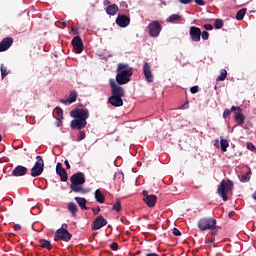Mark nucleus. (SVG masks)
I'll use <instances>...</instances> for the list:
<instances>
[{
	"instance_id": "obj_1",
	"label": "nucleus",
	"mask_w": 256,
	"mask_h": 256,
	"mask_svg": "<svg viewBox=\"0 0 256 256\" xmlns=\"http://www.w3.org/2000/svg\"><path fill=\"white\" fill-rule=\"evenodd\" d=\"M73 120L70 123L71 129H85L87 127V119H89V110L76 108L70 112Z\"/></svg>"
},
{
	"instance_id": "obj_2",
	"label": "nucleus",
	"mask_w": 256,
	"mask_h": 256,
	"mask_svg": "<svg viewBox=\"0 0 256 256\" xmlns=\"http://www.w3.org/2000/svg\"><path fill=\"white\" fill-rule=\"evenodd\" d=\"M111 87V97L108 98V103L113 107H123V97H125V89L115 83L114 79L109 80Z\"/></svg>"
},
{
	"instance_id": "obj_3",
	"label": "nucleus",
	"mask_w": 256,
	"mask_h": 256,
	"mask_svg": "<svg viewBox=\"0 0 256 256\" xmlns=\"http://www.w3.org/2000/svg\"><path fill=\"white\" fill-rule=\"evenodd\" d=\"M116 82L118 85H127L133 75V67L127 63H119L116 69Z\"/></svg>"
},
{
	"instance_id": "obj_4",
	"label": "nucleus",
	"mask_w": 256,
	"mask_h": 256,
	"mask_svg": "<svg viewBox=\"0 0 256 256\" xmlns=\"http://www.w3.org/2000/svg\"><path fill=\"white\" fill-rule=\"evenodd\" d=\"M197 227L200 231H210L211 235H218L217 219L204 217L198 221Z\"/></svg>"
},
{
	"instance_id": "obj_5",
	"label": "nucleus",
	"mask_w": 256,
	"mask_h": 256,
	"mask_svg": "<svg viewBox=\"0 0 256 256\" xmlns=\"http://www.w3.org/2000/svg\"><path fill=\"white\" fill-rule=\"evenodd\" d=\"M70 181H71V184H70L71 191H74V193H85V189H83V186H81V185H84L86 181L85 173L78 172L73 174L70 177Z\"/></svg>"
},
{
	"instance_id": "obj_6",
	"label": "nucleus",
	"mask_w": 256,
	"mask_h": 256,
	"mask_svg": "<svg viewBox=\"0 0 256 256\" xmlns=\"http://www.w3.org/2000/svg\"><path fill=\"white\" fill-rule=\"evenodd\" d=\"M235 184L231 180H222L217 188L218 195L223 199V201H229V195L233 191Z\"/></svg>"
},
{
	"instance_id": "obj_7",
	"label": "nucleus",
	"mask_w": 256,
	"mask_h": 256,
	"mask_svg": "<svg viewBox=\"0 0 256 256\" xmlns=\"http://www.w3.org/2000/svg\"><path fill=\"white\" fill-rule=\"evenodd\" d=\"M69 225L63 223L61 227L56 230L54 235V241H64V243H69L73 239V234L69 233Z\"/></svg>"
},
{
	"instance_id": "obj_8",
	"label": "nucleus",
	"mask_w": 256,
	"mask_h": 256,
	"mask_svg": "<svg viewBox=\"0 0 256 256\" xmlns=\"http://www.w3.org/2000/svg\"><path fill=\"white\" fill-rule=\"evenodd\" d=\"M43 171H45V162L43 161V157L36 156V162L31 168V177H39V175L43 174Z\"/></svg>"
},
{
	"instance_id": "obj_9",
	"label": "nucleus",
	"mask_w": 256,
	"mask_h": 256,
	"mask_svg": "<svg viewBox=\"0 0 256 256\" xmlns=\"http://www.w3.org/2000/svg\"><path fill=\"white\" fill-rule=\"evenodd\" d=\"M162 29L163 26H161V23L157 20H154L148 24V33L150 37H159Z\"/></svg>"
},
{
	"instance_id": "obj_10",
	"label": "nucleus",
	"mask_w": 256,
	"mask_h": 256,
	"mask_svg": "<svg viewBox=\"0 0 256 256\" xmlns=\"http://www.w3.org/2000/svg\"><path fill=\"white\" fill-rule=\"evenodd\" d=\"M232 113H234V120L237 125H243L245 123V116L243 115V109L239 106H232L231 107Z\"/></svg>"
},
{
	"instance_id": "obj_11",
	"label": "nucleus",
	"mask_w": 256,
	"mask_h": 256,
	"mask_svg": "<svg viewBox=\"0 0 256 256\" xmlns=\"http://www.w3.org/2000/svg\"><path fill=\"white\" fill-rule=\"evenodd\" d=\"M143 201L146 203L147 207H155L157 204V196L155 194H150L147 190H143Z\"/></svg>"
},
{
	"instance_id": "obj_12",
	"label": "nucleus",
	"mask_w": 256,
	"mask_h": 256,
	"mask_svg": "<svg viewBox=\"0 0 256 256\" xmlns=\"http://www.w3.org/2000/svg\"><path fill=\"white\" fill-rule=\"evenodd\" d=\"M107 225V219L103 216H97L93 221H92V229L93 231H99V229H102V227H105Z\"/></svg>"
},
{
	"instance_id": "obj_13",
	"label": "nucleus",
	"mask_w": 256,
	"mask_h": 256,
	"mask_svg": "<svg viewBox=\"0 0 256 256\" xmlns=\"http://www.w3.org/2000/svg\"><path fill=\"white\" fill-rule=\"evenodd\" d=\"M56 173L57 175H59L60 180L63 183H66V181L69 179V176L67 175V170L63 168V164H61V162H58L56 165Z\"/></svg>"
},
{
	"instance_id": "obj_14",
	"label": "nucleus",
	"mask_w": 256,
	"mask_h": 256,
	"mask_svg": "<svg viewBox=\"0 0 256 256\" xmlns=\"http://www.w3.org/2000/svg\"><path fill=\"white\" fill-rule=\"evenodd\" d=\"M190 37L192 41H194L195 43H199V41H201V28L197 26H191Z\"/></svg>"
},
{
	"instance_id": "obj_15",
	"label": "nucleus",
	"mask_w": 256,
	"mask_h": 256,
	"mask_svg": "<svg viewBox=\"0 0 256 256\" xmlns=\"http://www.w3.org/2000/svg\"><path fill=\"white\" fill-rule=\"evenodd\" d=\"M143 73L147 83H153V72L151 71V64L149 62L144 63Z\"/></svg>"
},
{
	"instance_id": "obj_16",
	"label": "nucleus",
	"mask_w": 256,
	"mask_h": 256,
	"mask_svg": "<svg viewBox=\"0 0 256 256\" xmlns=\"http://www.w3.org/2000/svg\"><path fill=\"white\" fill-rule=\"evenodd\" d=\"M129 23H131V18H129V16L127 15H118V17L116 18V24L118 25V27H128Z\"/></svg>"
},
{
	"instance_id": "obj_17",
	"label": "nucleus",
	"mask_w": 256,
	"mask_h": 256,
	"mask_svg": "<svg viewBox=\"0 0 256 256\" xmlns=\"http://www.w3.org/2000/svg\"><path fill=\"white\" fill-rule=\"evenodd\" d=\"M72 46L76 53H83V40L81 39V36H75L72 39Z\"/></svg>"
},
{
	"instance_id": "obj_18",
	"label": "nucleus",
	"mask_w": 256,
	"mask_h": 256,
	"mask_svg": "<svg viewBox=\"0 0 256 256\" xmlns=\"http://www.w3.org/2000/svg\"><path fill=\"white\" fill-rule=\"evenodd\" d=\"M77 91L73 90L70 92L67 99H60V103H63V105H71V103H75L77 101Z\"/></svg>"
},
{
	"instance_id": "obj_19",
	"label": "nucleus",
	"mask_w": 256,
	"mask_h": 256,
	"mask_svg": "<svg viewBox=\"0 0 256 256\" xmlns=\"http://www.w3.org/2000/svg\"><path fill=\"white\" fill-rule=\"evenodd\" d=\"M13 45V38L12 37H6L0 42V53H3V51H7L9 47Z\"/></svg>"
},
{
	"instance_id": "obj_20",
	"label": "nucleus",
	"mask_w": 256,
	"mask_h": 256,
	"mask_svg": "<svg viewBox=\"0 0 256 256\" xmlns=\"http://www.w3.org/2000/svg\"><path fill=\"white\" fill-rule=\"evenodd\" d=\"M13 177H23L27 175V167L18 165L12 171Z\"/></svg>"
},
{
	"instance_id": "obj_21",
	"label": "nucleus",
	"mask_w": 256,
	"mask_h": 256,
	"mask_svg": "<svg viewBox=\"0 0 256 256\" xmlns=\"http://www.w3.org/2000/svg\"><path fill=\"white\" fill-rule=\"evenodd\" d=\"M119 12V6H117V4H110L106 7V13L107 15H117V13Z\"/></svg>"
},
{
	"instance_id": "obj_22",
	"label": "nucleus",
	"mask_w": 256,
	"mask_h": 256,
	"mask_svg": "<svg viewBox=\"0 0 256 256\" xmlns=\"http://www.w3.org/2000/svg\"><path fill=\"white\" fill-rule=\"evenodd\" d=\"M76 203H78L80 209H83L84 211H87V209H89L87 207V199L83 198V197H75L74 198Z\"/></svg>"
},
{
	"instance_id": "obj_23",
	"label": "nucleus",
	"mask_w": 256,
	"mask_h": 256,
	"mask_svg": "<svg viewBox=\"0 0 256 256\" xmlns=\"http://www.w3.org/2000/svg\"><path fill=\"white\" fill-rule=\"evenodd\" d=\"M94 197L97 203H105V194L101 192V189L95 190Z\"/></svg>"
},
{
	"instance_id": "obj_24",
	"label": "nucleus",
	"mask_w": 256,
	"mask_h": 256,
	"mask_svg": "<svg viewBox=\"0 0 256 256\" xmlns=\"http://www.w3.org/2000/svg\"><path fill=\"white\" fill-rule=\"evenodd\" d=\"M68 211H70L72 217H76L78 211L77 205L74 202L68 203Z\"/></svg>"
},
{
	"instance_id": "obj_25",
	"label": "nucleus",
	"mask_w": 256,
	"mask_h": 256,
	"mask_svg": "<svg viewBox=\"0 0 256 256\" xmlns=\"http://www.w3.org/2000/svg\"><path fill=\"white\" fill-rule=\"evenodd\" d=\"M40 243V247H42V249H47L48 251H51V242L46 240V239H40L39 240Z\"/></svg>"
},
{
	"instance_id": "obj_26",
	"label": "nucleus",
	"mask_w": 256,
	"mask_h": 256,
	"mask_svg": "<svg viewBox=\"0 0 256 256\" xmlns=\"http://www.w3.org/2000/svg\"><path fill=\"white\" fill-rule=\"evenodd\" d=\"M220 147H221V151L223 153L227 152V148L229 147V140L222 138L220 139Z\"/></svg>"
},
{
	"instance_id": "obj_27",
	"label": "nucleus",
	"mask_w": 256,
	"mask_h": 256,
	"mask_svg": "<svg viewBox=\"0 0 256 256\" xmlns=\"http://www.w3.org/2000/svg\"><path fill=\"white\" fill-rule=\"evenodd\" d=\"M247 13V8L240 9L236 14L237 21H243V18L245 17Z\"/></svg>"
},
{
	"instance_id": "obj_28",
	"label": "nucleus",
	"mask_w": 256,
	"mask_h": 256,
	"mask_svg": "<svg viewBox=\"0 0 256 256\" xmlns=\"http://www.w3.org/2000/svg\"><path fill=\"white\" fill-rule=\"evenodd\" d=\"M241 183H249L251 181V170L240 176Z\"/></svg>"
},
{
	"instance_id": "obj_29",
	"label": "nucleus",
	"mask_w": 256,
	"mask_h": 256,
	"mask_svg": "<svg viewBox=\"0 0 256 256\" xmlns=\"http://www.w3.org/2000/svg\"><path fill=\"white\" fill-rule=\"evenodd\" d=\"M167 21L168 23H175V21H181V17L179 16V14H172L169 16Z\"/></svg>"
},
{
	"instance_id": "obj_30",
	"label": "nucleus",
	"mask_w": 256,
	"mask_h": 256,
	"mask_svg": "<svg viewBox=\"0 0 256 256\" xmlns=\"http://www.w3.org/2000/svg\"><path fill=\"white\" fill-rule=\"evenodd\" d=\"M225 79H227V70L223 69L216 81H225Z\"/></svg>"
},
{
	"instance_id": "obj_31",
	"label": "nucleus",
	"mask_w": 256,
	"mask_h": 256,
	"mask_svg": "<svg viewBox=\"0 0 256 256\" xmlns=\"http://www.w3.org/2000/svg\"><path fill=\"white\" fill-rule=\"evenodd\" d=\"M0 71H1L2 79H5V76L9 75V70H7V67L5 65H3V64L0 67Z\"/></svg>"
},
{
	"instance_id": "obj_32",
	"label": "nucleus",
	"mask_w": 256,
	"mask_h": 256,
	"mask_svg": "<svg viewBox=\"0 0 256 256\" xmlns=\"http://www.w3.org/2000/svg\"><path fill=\"white\" fill-rule=\"evenodd\" d=\"M112 211H117V213H119V211H121V200H117L116 203L112 206Z\"/></svg>"
},
{
	"instance_id": "obj_33",
	"label": "nucleus",
	"mask_w": 256,
	"mask_h": 256,
	"mask_svg": "<svg viewBox=\"0 0 256 256\" xmlns=\"http://www.w3.org/2000/svg\"><path fill=\"white\" fill-rule=\"evenodd\" d=\"M215 29H223V20L222 19H216L214 23Z\"/></svg>"
},
{
	"instance_id": "obj_34",
	"label": "nucleus",
	"mask_w": 256,
	"mask_h": 256,
	"mask_svg": "<svg viewBox=\"0 0 256 256\" xmlns=\"http://www.w3.org/2000/svg\"><path fill=\"white\" fill-rule=\"evenodd\" d=\"M213 243H215V238L209 237L205 239V245L208 247H213Z\"/></svg>"
},
{
	"instance_id": "obj_35",
	"label": "nucleus",
	"mask_w": 256,
	"mask_h": 256,
	"mask_svg": "<svg viewBox=\"0 0 256 256\" xmlns=\"http://www.w3.org/2000/svg\"><path fill=\"white\" fill-rule=\"evenodd\" d=\"M55 113H56L57 117H59L60 119H63V109L56 107Z\"/></svg>"
},
{
	"instance_id": "obj_36",
	"label": "nucleus",
	"mask_w": 256,
	"mask_h": 256,
	"mask_svg": "<svg viewBox=\"0 0 256 256\" xmlns=\"http://www.w3.org/2000/svg\"><path fill=\"white\" fill-rule=\"evenodd\" d=\"M229 117H231V109L229 110V109H225L224 110V112H223V118L224 119H227V118H229Z\"/></svg>"
},
{
	"instance_id": "obj_37",
	"label": "nucleus",
	"mask_w": 256,
	"mask_h": 256,
	"mask_svg": "<svg viewBox=\"0 0 256 256\" xmlns=\"http://www.w3.org/2000/svg\"><path fill=\"white\" fill-rule=\"evenodd\" d=\"M246 147H247L248 151H253V152H255V150H256L255 145H254L253 143H251V142H248V143L246 144Z\"/></svg>"
},
{
	"instance_id": "obj_38",
	"label": "nucleus",
	"mask_w": 256,
	"mask_h": 256,
	"mask_svg": "<svg viewBox=\"0 0 256 256\" xmlns=\"http://www.w3.org/2000/svg\"><path fill=\"white\" fill-rule=\"evenodd\" d=\"M172 233L175 237H181V231L177 228H173Z\"/></svg>"
},
{
	"instance_id": "obj_39",
	"label": "nucleus",
	"mask_w": 256,
	"mask_h": 256,
	"mask_svg": "<svg viewBox=\"0 0 256 256\" xmlns=\"http://www.w3.org/2000/svg\"><path fill=\"white\" fill-rule=\"evenodd\" d=\"M201 35H202V39H203L204 41H207V39H209V32H207V30H204V31L201 33Z\"/></svg>"
},
{
	"instance_id": "obj_40",
	"label": "nucleus",
	"mask_w": 256,
	"mask_h": 256,
	"mask_svg": "<svg viewBox=\"0 0 256 256\" xmlns=\"http://www.w3.org/2000/svg\"><path fill=\"white\" fill-rule=\"evenodd\" d=\"M110 249H112V251H117V249H119V244L113 242L112 244H110Z\"/></svg>"
},
{
	"instance_id": "obj_41",
	"label": "nucleus",
	"mask_w": 256,
	"mask_h": 256,
	"mask_svg": "<svg viewBox=\"0 0 256 256\" xmlns=\"http://www.w3.org/2000/svg\"><path fill=\"white\" fill-rule=\"evenodd\" d=\"M192 94L199 93V86H193L190 88Z\"/></svg>"
},
{
	"instance_id": "obj_42",
	"label": "nucleus",
	"mask_w": 256,
	"mask_h": 256,
	"mask_svg": "<svg viewBox=\"0 0 256 256\" xmlns=\"http://www.w3.org/2000/svg\"><path fill=\"white\" fill-rule=\"evenodd\" d=\"M85 139V132L80 131L78 134V141H83Z\"/></svg>"
},
{
	"instance_id": "obj_43",
	"label": "nucleus",
	"mask_w": 256,
	"mask_h": 256,
	"mask_svg": "<svg viewBox=\"0 0 256 256\" xmlns=\"http://www.w3.org/2000/svg\"><path fill=\"white\" fill-rule=\"evenodd\" d=\"M92 211L94 215H99V213L101 212V208L97 206L96 208H92Z\"/></svg>"
},
{
	"instance_id": "obj_44",
	"label": "nucleus",
	"mask_w": 256,
	"mask_h": 256,
	"mask_svg": "<svg viewBox=\"0 0 256 256\" xmlns=\"http://www.w3.org/2000/svg\"><path fill=\"white\" fill-rule=\"evenodd\" d=\"M179 3L182 5H189V3H193V0H179Z\"/></svg>"
},
{
	"instance_id": "obj_45",
	"label": "nucleus",
	"mask_w": 256,
	"mask_h": 256,
	"mask_svg": "<svg viewBox=\"0 0 256 256\" xmlns=\"http://www.w3.org/2000/svg\"><path fill=\"white\" fill-rule=\"evenodd\" d=\"M204 29H206V31H213V25H211V24H205V25H204Z\"/></svg>"
},
{
	"instance_id": "obj_46",
	"label": "nucleus",
	"mask_w": 256,
	"mask_h": 256,
	"mask_svg": "<svg viewBox=\"0 0 256 256\" xmlns=\"http://www.w3.org/2000/svg\"><path fill=\"white\" fill-rule=\"evenodd\" d=\"M196 5H200L201 7H203L205 5V0H194Z\"/></svg>"
},
{
	"instance_id": "obj_47",
	"label": "nucleus",
	"mask_w": 256,
	"mask_h": 256,
	"mask_svg": "<svg viewBox=\"0 0 256 256\" xmlns=\"http://www.w3.org/2000/svg\"><path fill=\"white\" fill-rule=\"evenodd\" d=\"M13 229L14 231H21V224H15Z\"/></svg>"
},
{
	"instance_id": "obj_48",
	"label": "nucleus",
	"mask_w": 256,
	"mask_h": 256,
	"mask_svg": "<svg viewBox=\"0 0 256 256\" xmlns=\"http://www.w3.org/2000/svg\"><path fill=\"white\" fill-rule=\"evenodd\" d=\"M189 108V102H185L182 106H180V109H188Z\"/></svg>"
},
{
	"instance_id": "obj_49",
	"label": "nucleus",
	"mask_w": 256,
	"mask_h": 256,
	"mask_svg": "<svg viewBox=\"0 0 256 256\" xmlns=\"http://www.w3.org/2000/svg\"><path fill=\"white\" fill-rule=\"evenodd\" d=\"M64 165H66V169H71V164H69V160H65Z\"/></svg>"
},
{
	"instance_id": "obj_50",
	"label": "nucleus",
	"mask_w": 256,
	"mask_h": 256,
	"mask_svg": "<svg viewBox=\"0 0 256 256\" xmlns=\"http://www.w3.org/2000/svg\"><path fill=\"white\" fill-rule=\"evenodd\" d=\"M146 256H159L157 253H147Z\"/></svg>"
},
{
	"instance_id": "obj_51",
	"label": "nucleus",
	"mask_w": 256,
	"mask_h": 256,
	"mask_svg": "<svg viewBox=\"0 0 256 256\" xmlns=\"http://www.w3.org/2000/svg\"><path fill=\"white\" fill-rule=\"evenodd\" d=\"M134 255H141V250H138Z\"/></svg>"
},
{
	"instance_id": "obj_52",
	"label": "nucleus",
	"mask_w": 256,
	"mask_h": 256,
	"mask_svg": "<svg viewBox=\"0 0 256 256\" xmlns=\"http://www.w3.org/2000/svg\"><path fill=\"white\" fill-rule=\"evenodd\" d=\"M106 5H111V2L109 0H106Z\"/></svg>"
},
{
	"instance_id": "obj_53",
	"label": "nucleus",
	"mask_w": 256,
	"mask_h": 256,
	"mask_svg": "<svg viewBox=\"0 0 256 256\" xmlns=\"http://www.w3.org/2000/svg\"><path fill=\"white\" fill-rule=\"evenodd\" d=\"M3 141V136H1V134H0V142H2Z\"/></svg>"
},
{
	"instance_id": "obj_54",
	"label": "nucleus",
	"mask_w": 256,
	"mask_h": 256,
	"mask_svg": "<svg viewBox=\"0 0 256 256\" xmlns=\"http://www.w3.org/2000/svg\"><path fill=\"white\" fill-rule=\"evenodd\" d=\"M72 31H75V28H72Z\"/></svg>"
},
{
	"instance_id": "obj_55",
	"label": "nucleus",
	"mask_w": 256,
	"mask_h": 256,
	"mask_svg": "<svg viewBox=\"0 0 256 256\" xmlns=\"http://www.w3.org/2000/svg\"><path fill=\"white\" fill-rule=\"evenodd\" d=\"M216 143H219V140H216Z\"/></svg>"
}]
</instances>
